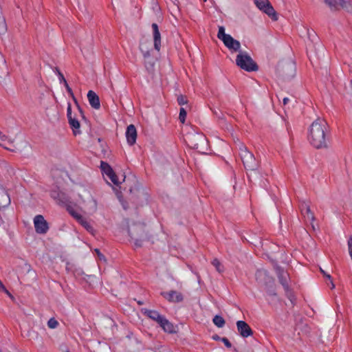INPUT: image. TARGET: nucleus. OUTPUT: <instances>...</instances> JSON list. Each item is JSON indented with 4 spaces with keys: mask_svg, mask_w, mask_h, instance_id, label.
Returning a JSON list of instances; mask_svg holds the SVG:
<instances>
[{
    "mask_svg": "<svg viewBox=\"0 0 352 352\" xmlns=\"http://www.w3.org/2000/svg\"><path fill=\"white\" fill-rule=\"evenodd\" d=\"M327 123L321 118H318L309 126L308 140L310 144L317 149L327 148L326 133Z\"/></svg>",
    "mask_w": 352,
    "mask_h": 352,
    "instance_id": "f257e3e1",
    "label": "nucleus"
},
{
    "mask_svg": "<svg viewBox=\"0 0 352 352\" xmlns=\"http://www.w3.org/2000/svg\"><path fill=\"white\" fill-rule=\"evenodd\" d=\"M184 140L190 148L197 150L201 153H206L208 151V140L201 133L192 131L184 138Z\"/></svg>",
    "mask_w": 352,
    "mask_h": 352,
    "instance_id": "f03ea898",
    "label": "nucleus"
},
{
    "mask_svg": "<svg viewBox=\"0 0 352 352\" xmlns=\"http://www.w3.org/2000/svg\"><path fill=\"white\" fill-rule=\"evenodd\" d=\"M237 147L239 151V155L243 162L245 168L248 170H256L259 167V163L256 160L254 155L248 148L239 141Z\"/></svg>",
    "mask_w": 352,
    "mask_h": 352,
    "instance_id": "7ed1b4c3",
    "label": "nucleus"
},
{
    "mask_svg": "<svg viewBox=\"0 0 352 352\" xmlns=\"http://www.w3.org/2000/svg\"><path fill=\"white\" fill-rule=\"evenodd\" d=\"M278 76L283 80H289L296 74L295 63L291 60L281 61L276 68Z\"/></svg>",
    "mask_w": 352,
    "mask_h": 352,
    "instance_id": "20e7f679",
    "label": "nucleus"
},
{
    "mask_svg": "<svg viewBox=\"0 0 352 352\" xmlns=\"http://www.w3.org/2000/svg\"><path fill=\"white\" fill-rule=\"evenodd\" d=\"M217 38L222 41L224 45L231 52H239L241 51V43L234 39L231 35L226 34L223 26L219 27Z\"/></svg>",
    "mask_w": 352,
    "mask_h": 352,
    "instance_id": "39448f33",
    "label": "nucleus"
},
{
    "mask_svg": "<svg viewBox=\"0 0 352 352\" xmlns=\"http://www.w3.org/2000/svg\"><path fill=\"white\" fill-rule=\"evenodd\" d=\"M236 64L241 69L247 72H255L258 69L256 63L245 52H239L236 57Z\"/></svg>",
    "mask_w": 352,
    "mask_h": 352,
    "instance_id": "423d86ee",
    "label": "nucleus"
},
{
    "mask_svg": "<svg viewBox=\"0 0 352 352\" xmlns=\"http://www.w3.org/2000/svg\"><path fill=\"white\" fill-rule=\"evenodd\" d=\"M276 272L280 283L285 289L286 296L289 299L291 304L293 305L295 299L288 285V280L289 279V274L280 267H276Z\"/></svg>",
    "mask_w": 352,
    "mask_h": 352,
    "instance_id": "0eeeda50",
    "label": "nucleus"
},
{
    "mask_svg": "<svg viewBox=\"0 0 352 352\" xmlns=\"http://www.w3.org/2000/svg\"><path fill=\"white\" fill-rule=\"evenodd\" d=\"M129 234L134 241L136 246H141L146 234L144 226L142 224H135L129 228Z\"/></svg>",
    "mask_w": 352,
    "mask_h": 352,
    "instance_id": "6e6552de",
    "label": "nucleus"
},
{
    "mask_svg": "<svg viewBox=\"0 0 352 352\" xmlns=\"http://www.w3.org/2000/svg\"><path fill=\"white\" fill-rule=\"evenodd\" d=\"M257 8L267 14L273 21L278 20L277 13L268 0H255Z\"/></svg>",
    "mask_w": 352,
    "mask_h": 352,
    "instance_id": "1a4fd4ad",
    "label": "nucleus"
},
{
    "mask_svg": "<svg viewBox=\"0 0 352 352\" xmlns=\"http://www.w3.org/2000/svg\"><path fill=\"white\" fill-rule=\"evenodd\" d=\"M34 226L35 231L38 234H46L49 230L48 223L41 214H38L34 217Z\"/></svg>",
    "mask_w": 352,
    "mask_h": 352,
    "instance_id": "9d476101",
    "label": "nucleus"
},
{
    "mask_svg": "<svg viewBox=\"0 0 352 352\" xmlns=\"http://www.w3.org/2000/svg\"><path fill=\"white\" fill-rule=\"evenodd\" d=\"M256 281L265 285H267L273 282V278L269 276L267 272L265 270H258L255 274Z\"/></svg>",
    "mask_w": 352,
    "mask_h": 352,
    "instance_id": "9b49d317",
    "label": "nucleus"
},
{
    "mask_svg": "<svg viewBox=\"0 0 352 352\" xmlns=\"http://www.w3.org/2000/svg\"><path fill=\"white\" fill-rule=\"evenodd\" d=\"M236 327L239 334L243 338H247L253 334V331L251 329L250 327L245 321H237Z\"/></svg>",
    "mask_w": 352,
    "mask_h": 352,
    "instance_id": "f8f14e48",
    "label": "nucleus"
},
{
    "mask_svg": "<svg viewBox=\"0 0 352 352\" xmlns=\"http://www.w3.org/2000/svg\"><path fill=\"white\" fill-rule=\"evenodd\" d=\"M11 199L7 190L0 186V209L7 208L10 206Z\"/></svg>",
    "mask_w": 352,
    "mask_h": 352,
    "instance_id": "ddd939ff",
    "label": "nucleus"
},
{
    "mask_svg": "<svg viewBox=\"0 0 352 352\" xmlns=\"http://www.w3.org/2000/svg\"><path fill=\"white\" fill-rule=\"evenodd\" d=\"M126 138L129 145L132 146L135 143L137 139V131L133 124H130L127 126Z\"/></svg>",
    "mask_w": 352,
    "mask_h": 352,
    "instance_id": "4468645a",
    "label": "nucleus"
},
{
    "mask_svg": "<svg viewBox=\"0 0 352 352\" xmlns=\"http://www.w3.org/2000/svg\"><path fill=\"white\" fill-rule=\"evenodd\" d=\"M153 44L155 50L159 52L161 47V34L159 31L158 25L156 23L152 24Z\"/></svg>",
    "mask_w": 352,
    "mask_h": 352,
    "instance_id": "2eb2a0df",
    "label": "nucleus"
},
{
    "mask_svg": "<svg viewBox=\"0 0 352 352\" xmlns=\"http://www.w3.org/2000/svg\"><path fill=\"white\" fill-rule=\"evenodd\" d=\"M331 11H337L346 7V0H324Z\"/></svg>",
    "mask_w": 352,
    "mask_h": 352,
    "instance_id": "dca6fc26",
    "label": "nucleus"
},
{
    "mask_svg": "<svg viewBox=\"0 0 352 352\" xmlns=\"http://www.w3.org/2000/svg\"><path fill=\"white\" fill-rule=\"evenodd\" d=\"M87 98L91 107L95 109H99L100 107V102L98 96L92 90L87 93Z\"/></svg>",
    "mask_w": 352,
    "mask_h": 352,
    "instance_id": "f3484780",
    "label": "nucleus"
},
{
    "mask_svg": "<svg viewBox=\"0 0 352 352\" xmlns=\"http://www.w3.org/2000/svg\"><path fill=\"white\" fill-rule=\"evenodd\" d=\"M140 50L142 52L144 58H149L151 51L152 50L151 42L148 41H142L140 44Z\"/></svg>",
    "mask_w": 352,
    "mask_h": 352,
    "instance_id": "a211bd4d",
    "label": "nucleus"
},
{
    "mask_svg": "<svg viewBox=\"0 0 352 352\" xmlns=\"http://www.w3.org/2000/svg\"><path fill=\"white\" fill-rule=\"evenodd\" d=\"M301 211L302 214L305 216H306L309 220H310L312 222L315 221V216L314 213L311 212L310 206L305 202L302 203L301 205Z\"/></svg>",
    "mask_w": 352,
    "mask_h": 352,
    "instance_id": "6ab92c4d",
    "label": "nucleus"
},
{
    "mask_svg": "<svg viewBox=\"0 0 352 352\" xmlns=\"http://www.w3.org/2000/svg\"><path fill=\"white\" fill-rule=\"evenodd\" d=\"M146 316L151 319L156 321L159 324L162 322L164 317L159 314L157 311L148 310L146 311Z\"/></svg>",
    "mask_w": 352,
    "mask_h": 352,
    "instance_id": "aec40b11",
    "label": "nucleus"
},
{
    "mask_svg": "<svg viewBox=\"0 0 352 352\" xmlns=\"http://www.w3.org/2000/svg\"><path fill=\"white\" fill-rule=\"evenodd\" d=\"M103 166L107 167L106 175L109 177L111 181L116 185L119 184L117 175L108 164H103Z\"/></svg>",
    "mask_w": 352,
    "mask_h": 352,
    "instance_id": "412c9836",
    "label": "nucleus"
},
{
    "mask_svg": "<svg viewBox=\"0 0 352 352\" xmlns=\"http://www.w3.org/2000/svg\"><path fill=\"white\" fill-rule=\"evenodd\" d=\"M190 109H191L190 105H186L184 107H182L179 109V120L182 124L186 123L187 113Z\"/></svg>",
    "mask_w": 352,
    "mask_h": 352,
    "instance_id": "4be33fe9",
    "label": "nucleus"
},
{
    "mask_svg": "<svg viewBox=\"0 0 352 352\" xmlns=\"http://www.w3.org/2000/svg\"><path fill=\"white\" fill-rule=\"evenodd\" d=\"M68 120L72 129L74 131V135L79 134L80 133L79 130L80 125L78 120L73 117L69 118Z\"/></svg>",
    "mask_w": 352,
    "mask_h": 352,
    "instance_id": "5701e85b",
    "label": "nucleus"
},
{
    "mask_svg": "<svg viewBox=\"0 0 352 352\" xmlns=\"http://www.w3.org/2000/svg\"><path fill=\"white\" fill-rule=\"evenodd\" d=\"M160 325L166 332L173 333L174 331L173 324L165 318L160 322Z\"/></svg>",
    "mask_w": 352,
    "mask_h": 352,
    "instance_id": "b1692460",
    "label": "nucleus"
},
{
    "mask_svg": "<svg viewBox=\"0 0 352 352\" xmlns=\"http://www.w3.org/2000/svg\"><path fill=\"white\" fill-rule=\"evenodd\" d=\"M144 58V65L146 70L148 72H152L154 70L155 62L153 58H151V56L149 58Z\"/></svg>",
    "mask_w": 352,
    "mask_h": 352,
    "instance_id": "393cba45",
    "label": "nucleus"
},
{
    "mask_svg": "<svg viewBox=\"0 0 352 352\" xmlns=\"http://www.w3.org/2000/svg\"><path fill=\"white\" fill-rule=\"evenodd\" d=\"M78 222L82 225L88 232L93 233L94 230L90 223L82 217Z\"/></svg>",
    "mask_w": 352,
    "mask_h": 352,
    "instance_id": "a878e982",
    "label": "nucleus"
},
{
    "mask_svg": "<svg viewBox=\"0 0 352 352\" xmlns=\"http://www.w3.org/2000/svg\"><path fill=\"white\" fill-rule=\"evenodd\" d=\"M267 292L268 295L271 297V299H270V302L271 303H274L275 302H279L280 301V299L278 297L277 294L276 293V292L273 289L270 288V287L267 288Z\"/></svg>",
    "mask_w": 352,
    "mask_h": 352,
    "instance_id": "bb28decb",
    "label": "nucleus"
},
{
    "mask_svg": "<svg viewBox=\"0 0 352 352\" xmlns=\"http://www.w3.org/2000/svg\"><path fill=\"white\" fill-rule=\"evenodd\" d=\"M212 321L213 323L219 328L223 327L226 323V321L223 319V318L218 315L215 316L213 318Z\"/></svg>",
    "mask_w": 352,
    "mask_h": 352,
    "instance_id": "cd10ccee",
    "label": "nucleus"
},
{
    "mask_svg": "<svg viewBox=\"0 0 352 352\" xmlns=\"http://www.w3.org/2000/svg\"><path fill=\"white\" fill-rule=\"evenodd\" d=\"M67 210L77 221L82 217L72 206H67Z\"/></svg>",
    "mask_w": 352,
    "mask_h": 352,
    "instance_id": "c85d7f7f",
    "label": "nucleus"
},
{
    "mask_svg": "<svg viewBox=\"0 0 352 352\" xmlns=\"http://www.w3.org/2000/svg\"><path fill=\"white\" fill-rule=\"evenodd\" d=\"M175 294V292L174 291H170L169 292H161V295L170 302L174 301Z\"/></svg>",
    "mask_w": 352,
    "mask_h": 352,
    "instance_id": "c756f323",
    "label": "nucleus"
},
{
    "mask_svg": "<svg viewBox=\"0 0 352 352\" xmlns=\"http://www.w3.org/2000/svg\"><path fill=\"white\" fill-rule=\"evenodd\" d=\"M212 264L216 268L217 271L219 273H221L224 271L223 267L222 266L221 263L217 258L213 259V261H212Z\"/></svg>",
    "mask_w": 352,
    "mask_h": 352,
    "instance_id": "7c9ffc66",
    "label": "nucleus"
},
{
    "mask_svg": "<svg viewBox=\"0 0 352 352\" xmlns=\"http://www.w3.org/2000/svg\"><path fill=\"white\" fill-rule=\"evenodd\" d=\"M0 141L1 142H8L9 144H13L14 143V139L10 138L7 135L4 134L1 131H0Z\"/></svg>",
    "mask_w": 352,
    "mask_h": 352,
    "instance_id": "2f4dec72",
    "label": "nucleus"
},
{
    "mask_svg": "<svg viewBox=\"0 0 352 352\" xmlns=\"http://www.w3.org/2000/svg\"><path fill=\"white\" fill-rule=\"evenodd\" d=\"M7 31V25L3 17H0V34H4Z\"/></svg>",
    "mask_w": 352,
    "mask_h": 352,
    "instance_id": "473e14b6",
    "label": "nucleus"
},
{
    "mask_svg": "<svg viewBox=\"0 0 352 352\" xmlns=\"http://www.w3.org/2000/svg\"><path fill=\"white\" fill-rule=\"evenodd\" d=\"M58 325V321L54 318H50L47 322V326L50 329H56Z\"/></svg>",
    "mask_w": 352,
    "mask_h": 352,
    "instance_id": "72a5a7b5",
    "label": "nucleus"
},
{
    "mask_svg": "<svg viewBox=\"0 0 352 352\" xmlns=\"http://www.w3.org/2000/svg\"><path fill=\"white\" fill-rule=\"evenodd\" d=\"M177 103L180 105H188L186 97L183 95L177 96Z\"/></svg>",
    "mask_w": 352,
    "mask_h": 352,
    "instance_id": "f704fd0d",
    "label": "nucleus"
},
{
    "mask_svg": "<svg viewBox=\"0 0 352 352\" xmlns=\"http://www.w3.org/2000/svg\"><path fill=\"white\" fill-rule=\"evenodd\" d=\"M0 289L3 292H4L9 297L11 298H14L13 296L10 293V292L5 287L3 283L0 285Z\"/></svg>",
    "mask_w": 352,
    "mask_h": 352,
    "instance_id": "c9c22d12",
    "label": "nucleus"
},
{
    "mask_svg": "<svg viewBox=\"0 0 352 352\" xmlns=\"http://www.w3.org/2000/svg\"><path fill=\"white\" fill-rule=\"evenodd\" d=\"M6 67V60L0 52V68Z\"/></svg>",
    "mask_w": 352,
    "mask_h": 352,
    "instance_id": "e433bc0d",
    "label": "nucleus"
},
{
    "mask_svg": "<svg viewBox=\"0 0 352 352\" xmlns=\"http://www.w3.org/2000/svg\"><path fill=\"white\" fill-rule=\"evenodd\" d=\"M221 341H222V342L224 343V344L226 345V347H228V348H231V347H232V344H231V342L228 340V338H222L221 339Z\"/></svg>",
    "mask_w": 352,
    "mask_h": 352,
    "instance_id": "4c0bfd02",
    "label": "nucleus"
},
{
    "mask_svg": "<svg viewBox=\"0 0 352 352\" xmlns=\"http://www.w3.org/2000/svg\"><path fill=\"white\" fill-rule=\"evenodd\" d=\"M56 71H57V73H58V78H59V80L60 82H67L63 74L58 69H56Z\"/></svg>",
    "mask_w": 352,
    "mask_h": 352,
    "instance_id": "58836bf2",
    "label": "nucleus"
},
{
    "mask_svg": "<svg viewBox=\"0 0 352 352\" xmlns=\"http://www.w3.org/2000/svg\"><path fill=\"white\" fill-rule=\"evenodd\" d=\"M67 118L69 119V118H72V106H71V104L69 103L68 105H67Z\"/></svg>",
    "mask_w": 352,
    "mask_h": 352,
    "instance_id": "ea45409f",
    "label": "nucleus"
},
{
    "mask_svg": "<svg viewBox=\"0 0 352 352\" xmlns=\"http://www.w3.org/2000/svg\"><path fill=\"white\" fill-rule=\"evenodd\" d=\"M184 300V296L182 294L177 292V302H182Z\"/></svg>",
    "mask_w": 352,
    "mask_h": 352,
    "instance_id": "a19ab883",
    "label": "nucleus"
},
{
    "mask_svg": "<svg viewBox=\"0 0 352 352\" xmlns=\"http://www.w3.org/2000/svg\"><path fill=\"white\" fill-rule=\"evenodd\" d=\"M64 85L67 89V91H68V93H69L72 96H73V92H72V89L69 87V86L68 85L67 82H64Z\"/></svg>",
    "mask_w": 352,
    "mask_h": 352,
    "instance_id": "79ce46f5",
    "label": "nucleus"
},
{
    "mask_svg": "<svg viewBox=\"0 0 352 352\" xmlns=\"http://www.w3.org/2000/svg\"><path fill=\"white\" fill-rule=\"evenodd\" d=\"M320 272L323 274V275L328 278L329 280H331V276L328 274H327L323 270L320 268Z\"/></svg>",
    "mask_w": 352,
    "mask_h": 352,
    "instance_id": "37998d69",
    "label": "nucleus"
},
{
    "mask_svg": "<svg viewBox=\"0 0 352 352\" xmlns=\"http://www.w3.org/2000/svg\"><path fill=\"white\" fill-rule=\"evenodd\" d=\"M92 204H93V212H96V209H97V203L94 199H93Z\"/></svg>",
    "mask_w": 352,
    "mask_h": 352,
    "instance_id": "c03bdc74",
    "label": "nucleus"
},
{
    "mask_svg": "<svg viewBox=\"0 0 352 352\" xmlns=\"http://www.w3.org/2000/svg\"><path fill=\"white\" fill-rule=\"evenodd\" d=\"M103 164H107L106 162H101L100 163V167L102 168V170L104 172V173L106 174V171H107V167L105 166H103Z\"/></svg>",
    "mask_w": 352,
    "mask_h": 352,
    "instance_id": "a18cd8bd",
    "label": "nucleus"
},
{
    "mask_svg": "<svg viewBox=\"0 0 352 352\" xmlns=\"http://www.w3.org/2000/svg\"><path fill=\"white\" fill-rule=\"evenodd\" d=\"M170 5L168 6V9L170 10V8L174 7L175 4V1L176 0H170Z\"/></svg>",
    "mask_w": 352,
    "mask_h": 352,
    "instance_id": "49530a36",
    "label": "nucleus"
},
{
    "mask_svg": "<svg viewBox=\"0 0 352 352\" xmlns=\"http://www.w3.org/2000/svg\"><path fill=\"white\" fill-rule=\"evenodd\" d=\"M212 338L214 340H221V339L222 338H220L218 335H213Z\"/></svg>",
    "mask_w": 352,
    "mask_h": 352,
    "instance_id": "de8ad7c7",
    "label": "nucleus"
},
{
    "mask_svg": "<svg viewBox=\"0 0 352 352\" xmlns=\"http://www.w3.org/2000/svg\"><path fill=\"white\" fill-rule=\"evenodd\" d=\"M289 100L288 98H284L283 100V105H286L288 103Z\"/></svg>",
    "mask_w": 352,
    "mask_h": 352,
    "instance_id": "09e8293b",
    "label": "nucleus"
},
{
    "mask_svg": "<svg viewBox=\"0 0 352 352\" xmlns=\"http://www.w3.org/2000/svg\"><path fill=\"white\" fill-rule=\"evenodd\" d=\"M329 282H330V285H331V289H333L335 288V285L334 283H333V280L331 278V280H329Z\"/></svg>",
    "mask_w": 352,
    "mask_h": 352,
    "instance_id": "8fccbe9b",
    "label": "nucleus"
},
{
    "mask_svg": "<svg viewBox=\"0 0 352 352\" xmlns=\"http://www.w3.org/2000/svg\"><path fill=\"white\" fill-rule=\"evenodd\" d=\"M78 109L79 113H80L81 116H82V118H84V115H83L82 110V109H81L78 105Z\"/></svg>",
    "mask_w": 352,
    "mask_h": 352,
    "instance_id": "3c124183",
    "label": "nucleus"
},
{
    "mask_svg": "<svg viewBox=\"0 0 352 352\" xmlns=\"http://www.w3.org/2000/svg\"><path fill=\"white\" fill-rule=\"evenodd\" d=\"M96 253H98V256H100V258H101V257H102V256H103L100 253V251H99L98 249H96Z\"/></svg>",
    "mask_w": 352,
    "mask_h": 352,
    "instance_id": "603ef678",
    "label": "nucleus"
},
{
    "mask_svg": "<svg viewBox=\"0 0 352 352\" xmlns=\"http://www.w3.org/2000/svg\"><path fill=\"white\" fill-rule=\"evenodd\" d=\"M2 223H3V220H2L1 217H0V226H1Z\"/></svg>",
    "mask_w": 352,
    "mask_h": 352,
    "instance_id": "864d4df0",
    "label": "nucleus"
},
{
    "mask_svg": "<svg viewBox=\"0 0 352 352\" xmlns=\"http://www.w3.org/2000/svg\"><path fill=\"white\" fill-rule=\"evenodd\" d=\"M5 148H6V149L9 150V148H6V147H5ZM10 151H13V149H10Z\"/></svg>",
    "mask_w": 352,
    "mask_h": 352,
    "instance_id": "5fc2aeb1",
    "label": "nucleus"
},
{
    "mask_svg": "<svg viewBox=\"0 0 352 352\" xmlns=\"http://www.w3.org/2000/svg\"><path fill=\"white\" fill-rule=\"evenodd\" d=\"M0 146H2V144L0 142Z\"/></svg>",
    "mask_w": 352,
    "mask_h": 352,
    "instance_id": "6e6d98bb",
    "label": "nucleus"
},
{
    "mask_svg": "<svg viewBox=\"0 0 352 352\" xmlns=\"http://www.w3.org/2000/svg\"><path fill=\"white\" fill-rule=\"evenodd\" d=\"M204 1H206L207 0H204Z\"/></svg>",
    "mask_w": 352,
    "mask_h": 352,
    "instance_id": "4d7b16f0",
    "label": "nucleus"
}]
</instances>
